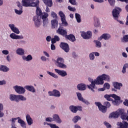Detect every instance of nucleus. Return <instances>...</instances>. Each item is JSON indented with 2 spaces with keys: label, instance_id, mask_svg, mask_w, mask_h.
Returning <instances> with one entry per match:
<instances>
[{
  "label": "nucleus",
  "instance_id": "1",
  "mask_svg": "<svg viewBox=\"0 0 128 128\" xmlns=\"http://www.w3.org/2000/svg\"><path fill=\"white\" fill-rule=\"evenodd\" d=\"M34 0H22V4L23 6L28 8V6H36V16H34L33 18V20L34 22V24L38 28L40 26V19L42 18L43 20L44 26L48 24V14L46 12H44V15H42V10L38 7L40 4V1L38 0H36V2H34ZM40 17V18H39Z\"/></svg>",
  "mask_w": 128,
  "mask_h": 128
},
{
  "label": "nucleus",
  "instance_id": "2",
  "mask_svg": "<svg viewBox=\"0 0 128 128\" xmlns=\"http://www.w3.org/2000/svg\"><path fill=\"white\" fill-rule=\"evenodd\" d=\"M56 65L58 68H66V66L64 64V60L62 58H58Z\"/></svg>",
  "mask_w": 128,
  "mask_h": 128
},
{
  "label": "nucleus",
  "instance_id": "3",
  "mask_svg": "<svg viewBox=\"0 0 128 128\" xmlns=\"http://www.w3.org/2000/svg\"><path fill=\"white\" fill-rule=\"evenodd\" d=\"M58 14L61 18V22L63 26H68V24L66 22V15H64V14L63 12L60 11L58 12Z\"/></svg>",
  "mask_w": 128,
  "mask_h": 128
},
{
  "label": "nucleus",
  "instance_id": "4",
  "mask_svg": "<svg viewBox=\"0 0 128 128\" xmlns=\"http://www.w3.org/2000/svg\"><path fill=\"white\" fill-rule=\"evenodd\" d=\"M122 12V8L118 7H116L112 12V16L115 20H118V16H120V12Z\"/></svg>",
  "mask_w": 128,
  "mask_h": 128
},
{
  "label": "nucleus",
  "instance_id": "5",
  "mask_svg": "<svg viewBox=\"0 0 128 128\" xmlns=\"http://www.w3.org/2000/svg\"><path fill=\"white\" fill-rule=\"evenodd\" d=\"M95 104L96 106H98V110H100V112H103V114L106 112V110H108L106 106L102 104L100 102H96Z\"/></svg>",
  "mask_w": 128,
  "mask_h": 128
},
{
  "label": "nucleus",
  "instance_id": "6",
  "mask_svg": "<svg viewBox=\"0 0 128 128\" xmlns=\"http://www.w3.org/2000/svg\"><path fill=\"white\" fill-rule=\"evenodd\" d=\"M60 47L65 52H70V46L68 43L62 42L60 44Z\"/></svg>",
  "mask_w": 128,
  "mask_h": 128
},
{
  "label": "nucleus",
  "instance_id": "7",
  "mask_svg": "<svg viewBox=\"0 0 128 128\" xmlns=\"http://www.w3.org/2000/svg\"><path fill=\"white\" fill-rule=\"evenodd\" d=\"M112 98L114 100H112V104H113L114 106H118V104H120V98L116 94H112Z\"/></svg>",
  "mask_w": 128,
  "mask_h": 128
},
{
  "label": "nucleus",
  "instance_id": "8",
  "mask_svg": "<svg viewBox=\"0 0 128 128\" xmlns=\"http://www.w3.org/2000/svg\"><path fill=\"white\" fill-rule=\"evenodd\" d=\"M14 90H15L16 92H17V94H24V92H26V90H24V88L22 86H16L14 87Z\"/></svg>",
  "mask_w": 128,
  "mask_h": 128
},
{
  "label": "nucleus",
  "instance_id": "9",
  "mask_svg": "<svg viewBox=\"0 0 128 128\" xmlns=\"http://www.w3.org/2000/svg\"><path fill=\"white\" fill-rule=\"evenodd\" d=\"M88 80L91 82V84L88 86V88H89V90H91L92 92H94V89L96 86V80H94L92 78H89Z\"/></svg>",
  "mask_w": 128,
  "mask_h": 128
},
{
  "label": "nucleus",
  "instance_id": "10",
  "mask_svg": "<svg viewBox=\"0 0 128 128\" xmlns=\"http://www.w3.org/2000/svg\"><path fill=\"white\" fill-rule=\"evenodd\" d=\"M84 40H88L92 38V34L90 31H88L86 32H83L81 34Z\"/></svg>",
  "mask_w": 128,
  "mask_h": 128
},
{
  "label": "nucleus",
  "instance_id": "11",
  "mask_svg": "<svg viewBox=\"0 0 128 128\" xmlns=\"http://www.w3.org/2000/svg\"><path fill=\"white\" fill-rule=\"evenodd\" d=\"M56 32L59 34H60V36H65V38L68 35V32H66V30L62 29V26H60V28L58 29Z\"/></svg>",
  "mask_w": 128,
  "mask_h": 128
},
{
  "label": "nucleus",
  "instance_id": "12",
  "mask_svg": "<svg viewBox=\"0 0 128 128\" xmlns=\"http://www.w3.org/2000/svg\"><path fill=\"white\" fill-rule=\"evenodd\" d=\"M44 4H46L47 6L46 12H50V8H48V6H52V0H42Z\"/></svg>",
  "mask_w": 128,
  "mask_h": 128
},
{
  "label": "nucleus",
  "instance_id": "13",
  "mask_svg": "<svg viewBox=\"0 0 128 128\" xmlns=\"http://www.w3.org/2000/svg\"><path fill=\"white\" fill-rule=\"evenodd\" d=\"M70 110L74 112V114H76L78 110H82V106H70L69 108Z\"/></svg>",
  "mask_w": 128,
  "mask_h": 128
},
{
  "label": "nucleus",
  "instance_id": "14",
  "mask_svg": "<svg viewBox=\"0 0 128 128\" xmlns=\"http://www.w3.org/2000/svg\"><path fill=\"white\" fill-rule=\"evenodd\" d=\"M113 86L114 88H112V92H116L117 90H120V87L122 86V83H118V82H114Z\"/></svg>",
  "mask_w": 128,
  "mask_h": 128
},
{
  "label": "nucleus",
  "instance_id": "15",
  "mask_svg": "<svg viewBox=\"0 0 128 128\" xmlns=\"http://www.w3.org/2000/svg\"><path fill=\"white\" fill-rule=\"evenodd\" d=\"M76 94L78 100H80V102H84L86 104H90L88 101L84 99V98H82V96L80 92H76Z\"/></svg>",
  "mask_w": 128,
  "mask_h": 128
},
{
  "label": "nucleus",
  "instance_id": "16",
  "mask_svg": "<svg viewBox=\"0 0 128 128\" xmlns=\"http://www.w3.org/2000/svg\"><path fill=\"white\" fill-rule=\"evenodd\" d=\"M17 6L18 8H19L20 10H18L16 9H15V12L16 14H22V4L20 2H17Z\"/></svg>",
  "mask_w": 128,
  "mask_h": 128
},
{
  "label": "nucleus",
  "instance_id": "17",
  "mask_svg": "<svg viewBox=\"0 0 128 128\" xmlns=\"http://www.w3.org/2000/svg\"><path fill=\"white\" fill-rule=\"evenodd\" d=\"M9 26L11 28L12 32H14L15 34H20V30L18 28L14 27V24H9Z\"/></svg>",
  "mask_w": 128,
  "mask_h": 128
},
{
  "label": "nucleus",
  "instance_id": "18",
  "mask_svg": "<svg viewBox=\"0 0 128 128\" xmlns=\"http://www.w3.org/2000/svg\"><path fill=\"white\" fill-rule=\"evenodd\" d=\"M119 116H120V110L115 112H113L111 113L109 116V118H118Z\"/></svg>",
  "mask_w": 128,
  "mask_h": 128
},
{
  "label": "nucleus",
  "instance_id": "19",
  "mask_svg": "<svg viewBox=\"0 0 128 128\" xmlns=\"http://www.w3.org/2000/svg\"><path fill=\"white\" fill-rule=\"evenodd\" d=\"M117 126H120L119 128H128V122H124L123 123L122 122H117Z\"/></svg>",
  "mask_w": 128,
  "mask_h": 128
},
{
  "label": "nucleus",
  "instance_id": "20",
  "mask_svg": "<svg viewBox=\"0 0 128 128\" xmlns=\"http://www.w3.org/2000/svg\"><path fill=\"white\" fill-rule=\"evenodd\" d=\"M102 38L105 40H110V35L108 34H102V36H100L98 40H102Z\"/></svg>",
  "mask_w": 128,
  "mask_h": 128
},
{
  "label": "nucleus",
  "instance_id": "21",
  "mask_svg": "<svg viewBox=\"0 0 128 128\" xmlns=\"http://www.w3.org/2000/svg\"><path fill=\"white\" fill-rule=\"evenodd\" d=\"M54 70L60 76H66L68 75V74H66V72L64 70H62L58 69H54Z\"/></svg>",
  "mask_w": 128,
  "mask_h": 128
},
{
  "label": "nucleus",
  "instance_id": "22",
  "mask_svg": "<svg viewBox=\"0 0 128 128\" xmlns=\"http://www.w3.org/2000/svg\"><path fill=\"white\" fill-rule=\"evenodd\" d=\"M104 82L102 76H99L95 80V84H104Z\"/></svg>",
  "mask_w": 128,
  "mask_h": 128
},
{
  "label": "nucleus",
  "instance_id": "23",
  "mask_svg": "<svg viewBox=\"0 0 128 128\" xmlns=\"http://www.w3.org/2000/svg\"><path fill=\"white\" fill-rule=\"evenodd\" d=\"M10 38L13 40H22L24 38V36L16 35L14 33H12L10 34Z\"/></svg>",
  "mask_w": 128,
  "mask_h": 128
},
{
  "label": "nucleus",
  "instance_id": "24",
  "mask_svg": "<svg viewBox=\"0 0 128 128\" xmlns=\"http://www.w3.org/2000/svg\"><path fill=\"white\" fill-rule=\"evenodd\" d=\"M53 121L56 122L57 124H61L62 120L60 118V116L58 115L55 114L53 116Z\"/></svg>",
  "mask_w": 128,
  "mask_h": 128
},
{
  "label": "nucleus",
  "instance_id": "25",
  "mask_svg": "<svg viewBox=\"0 0 128 128\" xmlns=\"http://www.w3.org/2000/svg\"><path fill=\"white\" fill-rule=\"evenodd\" d=\"M120 116L122 120H126L128 115L126 113H124V110L120 109Z\"/></svg>",
  "mask_w": 128,
  "mask_h": 128
},
{
  "label": "nucleus",
  "instance_id": "26",
  "mask_svg": "<svg viewBox=\"0 0 128 128\" xmlns=\"http://www.w3.org/2000/svg\"><path fill=\"white\" fill-rule=\"evenodd\" d=\"M66 40H70V42H76V36L72 34H70L69 35H66L65 37Z\"/></svg>",
  "mask_w": 128,
  "mask_h": 128
},
{
  "label": "nucleus",
  "instance_id": "27",
  "mask_svg": "<svg viewBox=\"0 0 128 128\" xmlns=\"http://www.w3.org/2000/svg\"><path fill=\"white\" fill-rule=\"evenodd\" d=\"M10 100L12 102H18V95L10 94Z\"/></svg>",
  "mask_w": 128,
  "mask_h": 128
},
{
  "label": "nucleus",
  "instance_id": "28",
  "mask_svg": "<svg viewBox=\"0 0 128 128\" xmlns=\"http://www.w3.org/2000/svg\"><path fill=\"white\" fill-rule=\"evenodd\" d=\"M24 88L32 92H36V89H34V87L32 86H24Z\"/></svg>",
  "mask_w": 128,
  "mask_h": 128
},
{
  "label": "nucleus",
  "instance_id": "29",
  "mask_svg": "<svg viewBox=\"0 0 128 128\" xmlns=\"http://www.w3.org/2000/svg\"><path fill=\"white\" fill-rule=\"evenodd\" d=\"M78 90H86V86L84 84H78L77 86Z\"/></svg>",
  "mask_w": 128,
  "mask_h": 128
},
{
  "label": "nucleus",
  "instance_id": "30",
  "mask_svg": "<svg viewBox=\"0 0 128 128\" xmlns=\"http://www.w3.org/2000/svg\"><path fill=\"white\" fill-rule=\"evenodd\" d=\"M10 70V68L8 66L4 65H1L0 66V71L4 72H6Z\"/></svg>",
  "mask_w": 128,
  "mask_h": 128
},
{
  "label": "nucleus",
  "instance_id": "31",
  "mask_svg": "<svg viewBox=\"0 0 128 128\" xmlns=\"http://www.w3.org/2000/svg\"><path fill=\"white\" fill-rule=\"evenodd\" d=\"M26 120L28 126H32V119L30 118V114L26 116Z\"/></svg>",
  "mask_w": 128,
  "mask_h": 128
},
{
  "label": "nucleus",
  "instance_id": "32",
  "mask_svg": "<svg viewBox=\"0 0 128 128\" xmlns=\"http://www.w3.org/2000/svg\"><path fill=\"white\" fill-rule=\"evenodd\" d=\"M58 22L56 20H52V28H56L58 26Z\"/></svg>",
  "mask_w": 128,
  "mask_h": 128
},
{
  "label": "nucleus",
  "instance_id": "33",
  "mask_svg": "<svg viewBox=\"0 0 128 128\" xmlns=\"http://www.w3.org/2000/svg\"><path fill=\"white\" fill-rule=\"evenodd\" d=\"M100 76L101 78H102L103 80H106V82H110V76L106 74H102V76Z\"/></svg>",
  "mask_w": 128,
  "mask_h": 128
},
{
  "label": "nucleus",
  "instance_id": "34",
  "mask_svg": "<svg viewBox=\"0 0 128 128\" xmlns=\"http://www.w3.org/2000/svg\"><path fill=\"white\" fill-rule=\"evenodd\" d=\"M16 52L17 54H19V56H24V50L22 48H19L17 49Z\"/></svg>",
  "mask_w": 128,
  "mask_h": 128
},
{
  "label": "nucleus",
  "instance_id": "35",
  "mask_svg": "<svg viewBox=\"0 0 128 128\" xmlns=\"http://www.w3.org/2000/svg\"><path fill=\"white\" fill-rule=\"evenodd\" d=\"M54 96H56V98H60V92L56 90H53Z\"/></svg>",
  "mask_w": 128,
  "mask_h": 128
},
{
  "label": "nucleus",
  "instance_id": "36",
  "mask_svg": "<svg viewBox=\"0 0 128 128\" xmlns=\"http://www.w3.org/2000/svg\"><path fill=\"white\" fill-rule=\"evenodd\" d=\"M22 58L24 60H26V62H30V60H32V56L30 54H29L26 57V56H23Z\"/></svg>",
  "mask_w": 128,
  "mask_h": 128
},
{
  "label": "nucleus",
  "instance_id": "37",
  "mask_svg": "<svg viewBox=\"0 0 128 128\" xmlns=\"http://www.w3.org/2000/svg\"><path fill=\"white\" fill-rule=\"evenodd\" d=\"M104 98L106 99L107 100L108 102H112V99L110 98H112V94H106L104 96Z\"/></svg>",
  "mask_w": 128,
  "mask_h": 128
},
{
  "label": "nucleus",
  "instance_id": "38",
  "mask_svg": "<svg viewBox=\"0 0 128 128\" xmlns=\"http://www.w3.org/2000/svg\"><path fill=\"white\" fill-rule=\"evenodd\" d=\"M94 26H96V28H98L100 26V20H98V19L96 18H94Z\"/></svg>",
  "mask_w": 128,
  "mask_h": 128
},
{
  "label": "nucleus",
  "instance_id": "39",
  "mask_svg": "<svg viewBox=\"0 0 128 128\" xmlns=\"http://www.w3.org/2000/svg\"><path fill=\"white\" fill-rule=\"evenodd\" d=\"M80 118V117L78 116H75L72 119V122L74 124H76L77 122H78Z\"/></svg>",
  "mask_w": 128,
  "mask_h": 128
},
{
  "label": "nucleus",
  "instance_id": "40",
  "mask_svg": "<svg viewBox=\"0 0 128 128\" xmlns=\"http://www.w3.org/2000/svg\"><path fill=\"white\" fill-rule=\"evenodd\" d=\"M75 17L77 20V22H82V19L80 18V15L78 13L75 14Z\"/></svg>",
  "mask_w": 128,
  "mask_h": 128
},
{
  "label": "nucleus",
  "instance_id": "41",
  "mask_svg": "<svg viewBox=\"0 0 128 128\" xmlns=\"http://www.w3.org/2000/svg\"><path fill=\"white\" fill-rule=\"evenodd\" d=\"M18 124H20L22 128H26V123L24 122V121L22 120V119H19L18 120Z\"/></svg>",
  "mask_w": 128,
  "mask_h": 128
},
{
  "label": "nucleus",
  "instance_id": "42",
  "mask_svg": "<svg viewBox=\"0 0 128 128\" xmlns=\"http://www.w3.org/2000/svg\"><path fill=\"white\" fill-rule=\"evenodd\" d=\"M94 42L96 44V48H102V43L100 42L94 40Z\"/></svg>",
  "mask_w": 128,
  "mask_h": 128
},
{
  "label": "nucleus",
  "instance_id": "43",
  "mask_svg": "<svg viewBox=\"0 0 128 128\" xmlns=\"http://www.w3.org/2000/svg\"><path fill=\"white\" fill-rule=\"evenodd\" d=\"M47 74L54 78H58V76H56V74L54 73L48 71Z\"/></svg>",
  "mask_w": 128,
  "mask_h": 128
},
{
  "label": "nucleus",
  "instance_id": "44",
  "mask_svg": "<svg viewBox=\"0 0 128 128\" xmlns=\"http://www.w3.org/2000/svg\"><path fill=\"white\" fill-rule=\"evenodd\" d=\"M20 100H26V98L22 95H18V102Z\"/></svg>",
  "mask_w": 128,
  "mask_h": 128
},
{
  "label": "nucleus",
  "instance_id": "45",
  "mask_svg": "<svg viewBox=\"0 0 128 128\" xmlns=\"http://www.w3.org/2000/svg\"><path fill=\"white\" fill-rule=\"evenodd\" d=\"M122 42H128V35H125L123 36Z\"/></svg>",
  "mask_w": 128,
  "mask_h": 128
},
{
  "label": "nucleus",
  "instance_id": "46",
  "mask_svg": "<svg viewBox=\"0 0 128 128\" xmlns=\"http://www.w3.org/2000/svg\"><path fill=\"white\" fill-rule=\"evenodd\" d=\"M108 2L112 6H114V4H116V0H108Z\"/></svg>",
  "mask_w": 128,
  "mask_h": 128
},
{
  "label": "nucleus",
  "instance_id": "47",
  "mask_svg": "<svg viewBox=\"0 0 128 128\" xmlns=\"http://www.w3.org/2000/svg\"><path fill=\"white\" fill-rule=\"evenodd\" d=\"M126 68H128V64H124V66L123 69L122 70V72L123 74H126Z\"/></svg>",
  "mask_w": 128,
  "mask_h": 128
},
{
  "label": "nucleus",
  "instance_id": "48",
  "mask_svg": "<svg viewBox=\"0 0 128 128\" xmlns=\"http://www.w3.org/2000/svg\"><path fill=\"white\" fill-rule=\"evenodd\" d=\"M68 8L70 12H76V8H72L70 6H68Z\"/></svg>",
  "mask_w": 128,
  "mask_h": 128
},
{
  "label": "nucleus",
  "instance_id": "49",
  "mask_svg": "<svg viewBox=\"0 0 128 128\" xmlns=\"http://www.w3.org/2000/svg\"><path fill=\"white\" fill-rule=\"evenodd\" d=\"M90 58L92 60H94V52H92L90 54Z\"/></svg>",
  "mask_w": 128,
  "mask_h": 128
},
{
  "label": "nucleus",
  "instance_id": "50",
  "mask_svg": "<svg viewBox=\"0 0 128 128\" xmlns=\"http://www.w3.org/2000/svg\"><path fill=\"white\" fill-rule=\"evenodd\" d=\"M69 2L72 6H76V0H69Z\"/></svg>",
  "mask_w": 128,
  "mask_h": 128
},
{
  "label": "nucleus",
  "instance_id": "51",
  "mask_svg": "<svg viewBox=\"0 0 128 128\" xmlns=\"http://www.w3.org/2000/svg\"><path fill=\"white\" fill-rule=\"evenodd\" d=\"M52 16L53 18H58V15L56 14L54 12H52Z\"/></svg>",
  "mask_w": 128,
  "mask_h": 128
},
{
  "label": "nucleus",
  "instance_id": "52",
  "mask_svg": "<svg viewBox=\"0 0 128 128\" xmlns=\"http://www.w3.org/2000/svg\"><path fill=\"white\" fill-rule=\"evenodd\" d=\"M104 86L105 88H106L107 90H110V86L108 83H105Z\"/></svg>",
  "mask_w": 128,
  "mask_h": 128
},
{
  "label": "nucleus",
  "instance_id": "53",
  "mask_svg": "<svg viewBox=\"0 0 128 128\" xmlns=\"http://www.w3.org/2000/svg\"><path fill=\"white\" fill-rule=\"evenodd\" d=\"M50 128H60L58 126H56V124H49Z\"/></svg>",
  "mask_w": 128,
  "mask_h": 128
},
{
  "label": "nucleus",
  "instance_id": "54",
  "mask_svg": "<svg viewBox=\"0 0 128 128\" xmlns=\"http://www.w3.org/2000/svg\"><path fill=\"white\" fill-rule=\"evenodd\" d=\"M104 124L106 126V128H112V125H110V123L108 122H104Z\"/></svg>",
  "mask_w": 128,
  "mask_h": 128
},
{
  "label": "nucleus",
  "instance_id": "55",
  "mask_svg": "<svg viewBox=\"0 0 128 128\" xmlns=\"http://www.w3.org/2000/svg\"><path fill=\"white\" fill-rule=\"evenodd\" d=\"M104 104L106 107V108H110V102H104Z\"/></svg>",
  "mask_w": 128,
  "mask_h": 128
},
{
  "label": "nucleus",
  "instance_id": "56",
  "mask_svg": "<svg viewBox=\"0 0 128 128\" xmlns=\"http://www.w3.org/2000/svg\"><path fill=\"white\" fill-rule=\"evenodd\" d=\"M54 39L56 40V42H60V37L58 36H54Z\"/></svg>",
  "mask_w": 128,
  "mask_h": 128
},
{
  "label": "nucleus",
  "instance_id": "57",
  "mask_svg": "<svg viewBox=\"0 0 128 128\" xmlns=\"http://www.w3.org/2000/svg\"><path fill=\"white\" fill-rule=\"evenodd\" d=\"M46 122H54V120H52V118H46Z\"/></svg>",
  "mask_w": 128,
  "mask_h": 128
},
{
  "label": "nucleus",
  "instance_id": "58",
  "mask_svg": "<svg viewBox=\"0 0 128 128\" xmlns=\"http://www.w3.org/2000/svg\"><path fill=\"white\" fill-rule=\"evenodd\" d=\"M2 52L4 54H8V50H3Z\"/></svg>",
  "mask_w": 128,
  "mask_h": 128
},
{
  "label": "nucleus",
  "instance_id": "59",
  "mask_svg": "<svg viewBox=\"0 0 128 128\" xmlns=\"http://www.w3.org/2000/svg\"><path fill=\"white\" fill-rule=\"evenodd\" d=\"M16 120H18V118H12V124H14V122H16Z\"/></svg>",
  "mask_w": 128,
  "mask_h": 128
},
{
  "label": "nucleus",
  "instance_id": "60",
  "mask_svg": "<svg viewBox=\"0 0 128 128\" xmlns=\"http://www.w3.org/2000/svg\"><path fill=\"white\" fill-rule=\"evenodd\" d=\"M51 50H56V46H54V44H51Z\"/></svg>",
  "mask_w": 128,
  "mask_h": 128
},
{
  "label": "nucleus",
  "instance_id": "61",
  "mask_svg": "<svg viewBox=\"0 0 128 128\" xmlns=\"http://www.w3.org/2000/svg\"><path fill=\"white\" fill-rule=\"evenodd\" d=\"M48 94L50 96H54V91L52 92L50 91L48 92Z\"/></svg>",
  "mask_w": 128,
  "mask_h": 128
},
{
  "label": "nucleus",
  "instance_id": "62",
  "mask_svg": "<svg viewBox=\"0 0 128 128\" xmlns=\"http://www.w3.org/2000/svg\"><path fill=\"white\" fill-rule=\"evenodd\" d=\"M52 40V37H50V36H48L46 38V40L47 42H50Z\"/></svg>",
  "mask_w": 128,
  "mask_h": 128
},
{
  "label": "nucleus",
  "instance_id": "63",
  "mask_svg": "<svg viewBox=\"0 0 128 128\" xmlns=\"http://www.w3.org/2000/svg\"><path fill=\"white\" fill-rule=\"evenodd\" d=\"M6 80H4L0 81V86H2V84H6Z\"/></svg>",
  "mask_w": 128,
  "mask_h": 128
},
{
  "label": "nucleus",
  "instance_id": "64",
  "mask_svg": "<svg viewBox=\"0 0 128 128\" xmlns=\"http://www.w3.org/2000/svg\"><path fill=\"white\" fill-rule=\"evenodd\" d=\"M51 42L52 44H56V40L54 39V38H52L51 40Z\"/></svg>",
  "mask_w": 128,
  "mask_h": 128
}]
</instances>
